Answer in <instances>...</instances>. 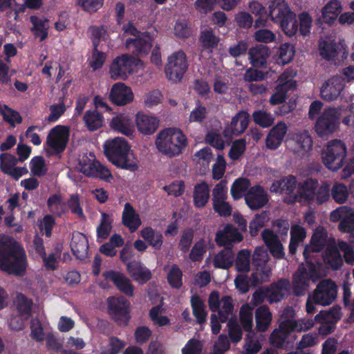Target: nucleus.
I'll list each match as a JSON object with an SVG mask.
<instances>
[{"label": "nucleus", "instance_id": "obj_5", "mask_svg": "<svg viewBox=\"0 0 354 354\" xmlns=\"http://www.w3.org/2000/svg\"><path fill=\"white\" fill-rule=\"evenodd\" d=\"M330 185L328 182L319 183L315 179L308 178L298 185L295 200L322 205L330 199Z\"/></svg>", "mask_w": 354, "mask_h": 354}, {"label": "nucleus", "instance_id": "obj_18", "mask_svg": "<svg viewBox=\"0 0 354 354\" xmlns=\"http://www.w3.org/2000/svg\"><path fill=\"white\" fill-rule=\"evenodd\" d=\"M344 88L343 78L340 76H333L322 84L320 88V96L325 101L336 100Z\"/></svg>", "mask_w": 354, "mask_h": 354}, {"label": "nucleus", "instance_id": "obj_40", "mask_svg": "<svg viewBox=\"0 0 354 354\" xmlns=\"http://www.w3.org/2000/svg\"><path fill=\"white\" fill-rule=\"evenodd\" d=\"M209 198V189L208 185L202 182L195 186L194 192V202L197 207H204Z\"/></svg>", "mask_w": 354, "mask_h": 354}, {"label": "nucleus", "instance_id": "obj_8", "mask_svg": "<svg viewBox=\"0 0 354 354\" xmlns=\"http://www.w3.org/2000/svg\"><path fill=\"white\" fill-rule=\"evenodd\" d=\"M142 68L143 63L140 59L123 54L113 60L109 68V75L114 80H126L131 74Z\"/></svg>", "mask_w": 354, "mask_h": 354}, {"label": "nucleus", "instance_id": "obj_61", "mask_svg": "<svg viewBox=\"0 0 354 354\" xmlns=\"http://www.w3.org/2000/svg\"><path fill=\"white\" fill-rule=\"evenodd\" d=\"M174 32L175 36L180 39H185L192 35V29L185 20H179L176 22Z\"/></svg>", "mask_w": 354, "mask_h": 354}, {"label": "nucleus", "instance_id": "obj_4", "mask_svg": "<svg viewBox=\"0 0 354 354\" xmlns=\"http://www.w3.org/2000/svg\"><path fill=\"white\" fill-rule=\"evenodd\" d=\"M103 147L105 156L115 165L131 171L138 168L136 160L130 153L129 146L123 138L108 140Z\"/></svg>", "mask_w": 354, "mask_h": 354}, {"label": "nucleus", "instance_id": "obj_46", "mask_svg": "<svg viewBox=\"0 0 354 354\" xmlns=\"http://www.w3.org/2000/svg\"><path fill=\"white\" fill-rule=\"evenodd\" d=\"M200 42L204 50L211 53L212 49L218 45L219 38L214 35L212 30H207L201 32Z\"/></svg>", "mask_w": 354, "mask_h": 354}, {"label": "nucleus", "instance_id": "obj_44", "mask_svg": "<svg viewBox=\"0 0 354 354\" xmlns=\"http://www.w3.org/2000/svg\"><path fill=\"white\" fill-rule=\"evenodd\" d=\"M271 268L268 265L254 266V270L251 275V283L256 286L269 280L271 276Z\"/></svg>", "mask_w": 354, "mask_h": 354}, {"label": "nucleus", "instance_id": "obj_64", "mask_svg": "<svg viewBox=\"0 0 354 354\" xmlns=\"http://www.w3.org/2000/svg\"><path fill=\"white\" fill-rule=\"evenodd\" d=\"M295 55V49L293 46L284 44L279 49V62L282 64H286L290 62Z\"/></svg>", "mask_w": 354, "mask_h": 354}, {"label": "nucleus", "instance_id": "obj_16", "mask_svg": "<svg viewBox=\"0 0 354 354\" xmlns=\"http://www.w3.org/2000/svg\"><path fill=\"white\" fill-rule=\"evenodd\" d=\"M344 50V40L341 37H326L322 38L319 44V54L327 60L333 59Z\"/></svg>", "mask_w": 354, "mask_h": 354}, {"label": "nucleus", "instance_id": "obj_47", "mask_svg": "<svg viewBox=\"0 0 354 354\" xmlns=\"http://www.w3.org/2000/svg\"><path fill=\"white\" fill-rule=\"evenodd\" d=\"M250 186V183L247 178H239L234 180L232 185L230 192L234 200L240 199L245 195L246 190Z\"/></svg>", "mask_w": 354, "mask_h": 354}, {"label": "nucleus", "instance_id": "obj_35", "mask_svg": "<svg viewBox=\"0 0 354 354\" xmlns=\"http://www.w3.org/2000/svg\"><path fill=\"white\" fill-rule=\"evenodd\" d=\"M325 266L332 270L339 269L343 263L342 258L338 250L334 247L328 248L323 254Z\"/></svg>", "mask_w": 354, "mask_h": 354}, {"label": "nucleus", "instance_id": "obj_32", "mask_svg": "<svg viewBox=\"0 0 354 354\" xmlns=\"http://www.w3.org/2000/svg\"><path fill=\"white\" fill-rule=\"evenodd\" d=\"M290 234L289 251L293 254L296 252L299 245L305 240L307 233L306 229L301 224L297 223L292 225Z\"/></svg>", "mask_w": 354, "mask_h": 354}, {"label": "nucleus", "instance_id": "obj_9", "mask_svg": "<svg viewBox=\"0 0 354 354\" xmlns=\"http://www.w3.org/2000/svg\"><path fill=\"white\" fill-rule=\"evenodd\" d=\"M337 295V287L332 281L324 280L319 283L314 292L308 295L306 310H315V305L328 306Z\"/></svg>", "mask_w": 354, "mask_h": 354}, {"label": "nucleus", "instance_id": "obj_7", "mask_svg": "<svg viewBox=\"0 0 354 354\" xmlns=\"http://www.w3.org/2000/svg\"><path fill=\"white\" fill-rule=\"evenodd\" d=\"M346 156L347 147L342 140L339 139L329 141L322 153L324 165L333 171H336L342 167Z\"/></svg>", "mask_w": 354, "mask_h": 354}, {"label": "nucleus", "instance_id": "obj_28", "mask_svg": "<svg viewBox=\"0 0 354 354\" xmlns=\"http://www.w3.org/2000/svg\"><path fill=\"white\" fill-rule=\"evenodd\" d=\"M127 268L129 275L138 283L143 284L151 279V272L140 262L131 261L127 263Z\"/></svg>", "mask_w": 354, "mask_h": 354}, {"label": "nucleus", "instance_id": "obj_31", "mask_svg": "<svg viewBox=\"0 0 354 354\" xmlns=\"http://www.w3.org/2000/svg\"><path fill=\"white\" fill-rule=\"evenodd\" d=\"M122 223L131 232L136 231L142 224L140 217L130 203H126L122 212Z\"/></svg>", "mask_w": 354, "mask_h": 354}, {"label": "nucleus", "instance_id": "obj_1", "mask_svg": "<svg viewBox=\"0 0 354 354\" xmlns=\"http://www.w3.org/2000/svg\"><path fill=\"white\" fill-rule=\"evenodd\" d=\"M327 238L326 230L318 227L315 230L310 243L304 251L306 265H301L293 277V291L295 295H303L308 288L310 281L316 282L321 277L317 256L324 247Z\"/></svg>", "mask_w": 354, "mask_h": 354}, {"label": "nucleus", "instance_id": "obj_49", "mask_svg": "<svg viewBox=\"0 0 354 354\" xmlns=\"http://www.w3.org/2000/svg\"><path fill=\"white\" fill-rule=\"evenodd\" d=\"M288 336L279 328L274 329L270 336V344L277 348H288L291 342Z\"/></svg>", "mask_w": 354, "mask_h": 354}, {"label": "nucleus", "instance_id": "obj_54", "mask_svg": "<svg viewBox=\"0 0 354 354\" xmlns=\"http://www.w3.org/2000/svg\"><path fill=\"white\" fill-rule=\"evenodd\" d=\"M251 254L248 250H241L236 256V268L238 271L248 272L250 268Z\"/></svg>", "mask_w": 354, "mask_h": 354}, {"label": "nucleus", "instance_id": "obj_26", "mask_svg": "<svg viewBox=\"0 0 354 354\" xmlns=\"http://www.w3.org/2000/svg\"><path fill=\"white\" fill-rule=\"evenodd\" d=\"M243 235L232 225H227L216 234L215 241L219 246H227L233 243L240 242Z\"/></svg>", "mask_w": 354, "mask_h": 354}, {"label": "nucleus", "instance_id": "obj_21", "mask_svg": "<svg viewBox=\"0 0 354 354\" xmlns=\"http://www.w3.org/2000/svg\"><path fill=\"white\" fill-rule=\"evenodd\" d=\"M288 132V126L283 122H279L268 132L266 138V146L268 149H278L283 142Z\"/></svg>", "mask_w": 354, "mask_h": 354}, {"label": "nucleus", "instance_id": "obj_55", "mask_svg": "<svg viewBox=\"0 0 354 354\" xmlns=\"http://www.w3.org/2000/svg\"><path fill=\"white\" fill-rule=\"evenodd\" d=\"M249 8L252 14L259 17L255 21L254 28H257L261 26H264L266 24V21L261 19V17L266 15V10L263 5L259 2L254 1L250 3Z\"/></svg>", "mask_w": 354, "mask_h": 354}, {"label": "nucleus", "instance_id": "obj_25", "mask_svg": "<svg viewBox=\"0 0 354 354\" xmlns=\"http://www.w3.org/2000/svg\"><path fill=\"white\" fill-rule=\"evenodd\" d=\"M103 276L107 281H112L120 291L128 296H133V286L131 281L122 273L109 270L104 272Z\"/></svg>", "mask_w": 354, "mask_h": 354}, {"label": "nucleus", "instance_id": "obj_15", "mask_svg": "<svg viewBox=\"0 0 354 354\" xmlns=\"http://www.w3.org/2000/svg\"><path fill=\"white\" fill-rule=\"evenodd\" d=\"M124 33L133 36L126 40L127 46L130 48L131 46H135L136 50L140 53L146 54L151 48V37L148 34H140L131 24L123 27Z\"/></svg>", "mask_w": 354, "mask_h": 354}, {"label": "nucleus", "instance_id": "obj_22", "mask_svg": "<svg viewBox=\"0 0 354 354\" xmlns=\"http://www.w3.org/2000/svg\"><path fill=\"white\" fill-rule=\"evenodd\" d=\"M110 128L126 136H133L135 128L131 118L127 113H120L113 117L109 123Z\"/></svg>", "mask_w": 354, "mask_h": 354}, {"label": "nucleus", "instance_id": "obj_2", "mask_svg": "<svg viewBox=\"0 0 354 354\" xmlns=\"http://www.w3.org/2000/svg\"><path fill=\"white\" fill-rule=\"evenodd\" d=\"M25 251L8 236L0 234V269L10 274L24 275L27 268Z\"/></svg>", "mask_w": 354, "mask_h": 354}, {"label": "nucleus", "instance_id": "obj_57", "mask_svg": "<svg viewBox=\"0 0 354 354\" xmlns=\"http://www.w3.org/2000/svg\"><path fill=\"white\" fill-rule=\"evenodd\" d=\"M88 32L95 48H97L100 40H106L108 38L107 28L105 26H92L88 29Z\"/></svg>", "mask_w": 354, "mask_h": 354}, {"label": "nucleus", "instance_id": "obj_12", "mask_svg": "<svg viewBox=\"0 0 354 354\" xmlns=\"http://www.w3.org/2000/svg\"><path fill=\"white\" fill-rule=\"evenodd\" d=\"M188 68V61L184 51L179 50L174 52L167 57L165 68L167 78L174 82L181 81Z\"/></svg>", "mask_w": 354, "mask_h": 354}, {"label": "nucleus", "instance_id": "obj_58", "mask_svg": "<svg viewBox=\"0 0 354 354\" xmlns=\"http://www.w3.org/2000/svg\"><path fill=\"white\" fill-rule=\"evenodd\" d=\"M268 220V214L266 212L257 214L250 223V234L253 236H256Z\"/></svg>", "mask_w": 354, "mask_h": 354}, {"label": "nucleus", "instance_id": "obj_42", "mask_svg": "<svg viewBox=\"0 0 354 354\" xmlns=\"http://www.w3.org/2000/svg\"><path fill=\"white\" fill-rule=\"evenodd\" d=\"M84 122L85 126L90 131H95L100 128L104 122V118L102 114L95 110L86 111L84 115Z\"/></svg>", "mask_w": 354, "mask_h": 354}, {"label": "nucleus", "instance_id": "obj_45", "mask_svg": "<svg viewBox=\"0 0 354 354\" xmlns=\"http://www.w3.org/2000/svg\"><path fill=\"white\" fill-rule=\"evenodd\" d=\"M113 222V215L106 213H102L100 224L97 227V238L106 239L112 229V223Z\"/></svg>", "mask_w": 354, "mask_h": 354}, {"label": "nucleus", "instance_id": "obj_10", "mask_svg": "<svg viewBox=\"0 0 354 354\" xmlns=\"http://www.w3.org/2000/svg\"><path fill=\"white\" fill-rule=\"evenodd\" d=\"M340 113L335 108H328L317 118L315 131L318 136L328 138L336 132L339 127Z\"/></svg>", "mask_w": 354, "mask_h": 354}, {"label": "nucleus", "instance_id": "obj_63", "mask_svg": "<svg viewBox=\"0 0 354 354\" xmlns=\"http://www.w3.org/2000/svg\"><path fill=\"white\" fill-rule=\"evenodd\" d=\"M269 259L270 257L268 253L264 247L259 246L255 248L252 255L254 266L267 265Z\"/></svg>", "mask_w": 354, "mask_h": 354}, {"label": "nucleus", "instance_id": "obj_56", "mask_svg": "<svg viewBox=\"0 0 354 354\" xmlns=\"http://www.w3.org/2000/svg\"><path fill=\"white\" fill-rule=\"evenodd\" d=\"M0 113L2 115L3 120L12 126L21 122V118L19 113L8 108L6 105H1Z\"/></svg>", "mask_w": 354, "mask_h": 354}, {"label": "nucleus", "instance_id": "obj_60", "mask_svg": "<svg viewBox=\"0 0 354 354\" xmlns=\"http://www.w3.org/2000/svg\"><path fill=\"white\" fill-rule=\"evenodd\" d=\"M227 198V182L221 180L212 190V203L225 201Z\"/></svg>", "mask_w": 354, "mask_h": 354}, {"label": "nucleus", "instance_id": "obj_14", "mask_svg": "<svg viewBox=\"0 0 354 354\" xmlns=\"http://www.w3.org/2000/svg\"><path fill=\"white\" fill-rule=\"evenodd\" d=\"M330 221L339 222L338 230L344 233L354 232V209L346 205L340 206L330 214Z\"/></svg>", "mask_w": 354, "mask_h": 354}, {"label": "nucleus", "instance_id": "obj_34", "mask_svg": "<svg viewBox=\"0 0 354 354\" xmlns=\"http://www.w3.org/2000/svg\"><path fill=\"white\" fill-rule=\"evenodd\" d=\"M99 162L96 161L93 153L84 154L80 159L78 170L87 176H93L96 174Z\"/></svg>", "mask_w": 354, "mask_h": 354}, {"label": "nucleus", "instance_id": "obj_37", "mask_svg": "<svg viewBox=\"0 0 354 354\" xmlns=\"http://www.w3.org/2000/svg\"><path fill=\"white\" fill-rule=\"evenodd\" d=\"M30 21L32 24L31 28L34 35L40 41L44 40L48 37L49 24L48 19L44 17L31 16Z\"/></svg>", "mask_w": 354, "mask_h": 354}, {"label": "nucleus", "instance_id": "obj_51", "mask_svg": "<svg viewBox=\"0 0 354 354\" xmlns=\"http://www.w3.org/2000/svg\"><path fill=\"white\" fill-rule=\"evenodd\" d=\"M331 196L338 204L346 203L348 198L347 187L341 183H335L331 188Z\"/></svg>", "mask_w": 354, "mask_h": 354}, {"label": "nucleus", "instance_id": "obj_48", "mask_svg": "<svg viewBox=\"0 0 354 354\" xmlns=\"http://www.w3.org/2000/svg\"><path fill=\"white\" fill-rule=\"evenodd\" d=\"M228 328V337L230 341L234 344L239 342L243 337V331L241 326L239 324L236 315L234 317H230V319L227 323Z\"/></svg>", "mask_w": 354, "mask_h": 354}, {"label": "nucleus", "instance_id": "obj_20", "mask_svg": "<svg viewBox=\"0 0 354 354\" xmlns=\"http://www.w3.org/2000/svg\"><path fill=\"white\" fill-rule=\"evenodd\" d=\"M135 122L138 131L145 136L153 134L159 126V120L156 116L142 112L136 113Z\"/></svg>", "mask_w": 354, "mask_h": 354}, {"label": "nucleus", "instance_id": "obj_24", "mask_svg": "<svg viewBox=\"0 0 354 354\" xmlns=\"http://www.w3.org/2000/svg\"><path fill=\"white\" fill-rule=\"evenodd\" d=\"M294 145L292 150L298 156L308 154L313 147V139L308 131L304 130L295 133L292 136Z\"/></svg>", "mask_w": 354, "mask_h": 354}, {"label": "nucleus", "instance_id": "obj_36", "mask_svg": "<svg viewBox=\"0 0 354 354\" xmlns=\"http://www.w3.org/2000/svg\"><path fill=\"white\" fill-rule=\"evenodd\" d=\"M250 115L246 111L239 112L232 119L230 124V133L238 136L248 127Z\"/></svg>", "mask_w": 354, "mask_h": 354}, {"label": "nucleus", "instance_id": "obj_53", "mask_svg": "<svg viewBox=\"0 0 354 354\" xmlns=\"http://www.w3.org/2000/svg\"><path fill=\"white\" fill-rule=\"evenodd\" d=\"M254 122L263 128H268L272 125L274 121V116L265 111L258 110L252 113Z\"/></svg>", "mask_w": 354, "mask_h": 354}, {"label": "nucleus", "instance_id": "obj_41", "mask_svg": "<svg viewBox=\"0 0 354 354\" xmlns=\"http://www.w3.org/2000/svg\"><path fill=\"white\" fill-rule=\"evenodd\" d=\"M209 306L212 310L223 308V310H232L234 308L233 301L229 296H225L221 299L217 292H212L209 297Z\"/></svg>", "mask_w": 354, "mask_h": 354}, {"label": "nucleus", "instance_id": "obj_33", "mask_svg": "<svg viewBox=\"0 0 354 354\" xmlns=\"http://www.w3.org/2000/svg\"><path fill=\"white\" fill-rule=\"evenodd\" d=\"M288 76L283 73L278 80V86L277 92H275L270 98V102L272 105L282 103L286 99V89L291 86L292 83L287 80Z\"/></svg>", "mask_w": 354, "mask_h": 354}, {"label": "nucleus", "instance_id": "obj_13", "mask_svg": "<svg viewBox=\"0 0 354 354\" xmlns=\"http://www.w3.org/2000/svg\"><path fill=\"white\" fill-rule=\"evenodd\" d=\"M68 128L57 125L48 133L46 139V151L51 153H58L64 151L68 142Z\"/></svg>", "mask_w": 354, "mask_h": 354}, {"label": "nucleus", "instance_id": "obj_39", "mask_svg": "<svg viewBox=\"0 0 354 354\" xmlns=\"http://www.w3.org/2000/svg\"><path fill=\"white\" fill-rule=\"evenodd\" d=\"M142 238L156 249H160L163 243V237L160 232L150 227H146L140 231Z\"/></svg>", "mask_w": 354, "mask_h": 354}, {"label": "nucleus", "instance_id": "obj_30", "mask_svg": "<svg viewBox=\"0 0 354 354\" xmlns=\"http://www.w3.org/2000/svg\"><path fill=\"white\" fill-rule=\"evenodd\" d=\"M342 10V2L339 0H330L322 8V19L326 24H333Z\"/></svg>", "mask_w": 354, "mask_h": 354}, {"label": "nucleus", "instance_id": "obj_17", "mask_svg": "<svg viewBox=\"0 0 354 354\" xmlns=\"http://www.w3.org/2000/svg\"><path fill=\"white\" fill-rule=\"evenodd\" d=\"M342 316V311H319V313L315 316V322L321 324L318 328L319 333L322 335L332 333L336 327V323Z\"/></svg>", "mask_w": 354, "mask_h": 354}, {"label": "nucleus", "instance_id": "obj_43", "mask_svg": "<svg viewBox=\"0 0 354 354\" xmlns=\"http://www.w3.org/2000/svg\"><path fill=\"white\" fill-rule=\"evenodd\" d=\"M234 261V254L232 250L226 248L218 252L214 259L216 268L227 269L232 266Z\"/></svg>", "mask_w": 354, "mask_h": 354}, {"label": "nucleus", "instance_id": "obj_29", "mask_svg": "<svg viewBox=\"0 0 354 354\" xmlns=\"http://www.w3.org/2000/svg\"><path fill=\"white\" fill-rule=\"evenodd\" d=\"M70 245L73 253L77 258L84 259L87 256L88 250V240L82 233L74 232Z\"/></svg>", "mask_w": 354, "mask_h": 354}, {"label": "nucleus", "instance_id": "obj_59", "mask_svg": "<svg viewBox=\"0 0 354 354\" xmlns=\"http://www.w3.org/2000/svg\"><path fill=\"white\" fill-rule=\"evenodd\" d=\"M30 169L33 175L44 176L47 171V168L43 157L35 156L32 158L30 162Z\"/></svg>", "mask_w": 354, "mask_h": 354}, {"label": "nucleus", "instance_id": "obj_6", "mask_svg": "<svg viewBox=\"0 0 354 354\" xmlns=\"http://www.w3.org/2000/svg\"><path fill=\"white\" fill-rule=\"evenodd\" d=\"M270 20L279 26L282 31L288 37L294 36L298 26L295 13L283 0H273L269 5Z\"/></svg>", "mask_w": 354, "mask_h": 354}, {"label": "nucleus", "instance_id": "obj_50", "mask_svg": "<svg viewBox=\"0 0 354 354\" xmlns=\"http://www.w3.org/2000/svg\"><path fill=\"white\" fill-rule=\"evenodd\" d=\"M233 311H217L218 315L212 314L211 328L214 335H217L221 330V323L228 322L230 319V315Z\"/></svg>", "mask_w": 354, "mask_h": 354}, {"label": "nucleus", "instance_id": "obj_52", "mask_svg": "<svg viewBox=\"0 0 354 354\" xmlns=\"http://www.w3.org/2000/svg\"><path fill=\"white\" fill-rule=\"evenodd\" d=\"M256 327L258 331L265 332L272 319L271 311H255Z\"/></svg>", "mask_w": 354, "mask_h": 354}, {"label": "nucleus", "instance_id": "obj_38", "mask_svg": "<svg viewBox=\"0 0 354 354\" xmlns=\"http://www.w3.org/2000/svg\"><path fill=\"white\" fill-rule=\"evenodd\" d=\"M269 55L268 48L262 45L252 48L249 51L250 62L254 66H263Z\"/></svg>", "mask_w": 354, "mask_h": 354}, {"label": "nucleus", "instance_id": "obj_3", "mask_svg": "<svg viewBox=\"0 0 354 354\" xmlns=\"http://www.w3.org/2000/svg\"><path fill=\"white\" fill-rule=\"evenodd\" d=\"M187 145L186 135L178 128H165L160 130L155 137V146L158 151L167 158L180 155Z\"/></svg>", "mask_w": 354, "mask_h": 354}, {"label": "nucleus", "instance_id": "obj_11", "mask_svg": "<svg viewBox=\"0 0 354 354\" xmlns=\"http://www.w3.org/2000/svg\"><path fill=\"white\" fill-rule=\"evenodd\" d=\"M290 282L286 279H281L277 283L272 285L269 288H260L252 296V303L257 306L265 299L270 303L280 301L290 292Z\"/></svg>", "mask_w": 354, "mask_h": 354}, {"label": "nucleus", "instance_id": "obj_62", "mask_svg": "<svg viewBox=\"0 0 354 354\" xmlns=\"http://www.w3.org/2000/svg\"><path fill=\"white\" fill-rule=\"evenodd\" d=\"M182 272L176 265H173L167 273V279L169 284L174 288H179L182 285Z\"/></svg>", "mask_w": 354, "mask_h": 354}, {"label": "nucleus", "instance_id": "obj_19", "mask_svg": "<svg viewBox=\"0 0 354 354\" xmlns=\"http://www.w3.org/2000/svg\"><path fill=\"white\" fill-rule=\"evenodd\" d=\"M110 100L118 106H124L133 101L132 89L122 82L113 85L109 95Z\"/></svg>", "mask_w": 354, "mask_h": 354}, {"label": "nucleus", "instance_id": "obj_27", "mask_svg": "<svg viewBox=\"0 0 354 354\" xmlns=\"http://www.w3.org/2000/svg\"><path fill=\"white\" fill-rule=\"evenodd\" d=\"M262 237L274 257L278 259L283 257V247L277 235L269 230H265L262 232Z\"/></svg>", "mask_w": 354, "mask_h": 354}, {"label": "nucleus", "instance_id": "obj_23", "mask_svg": "<svg viewBox=\"0 0 354 354\" xmlns=\"http://www.w3.org/2000/svg\"><path fill=\"white\" fill-rule=\"evenodd\" d=\"M247 205L251 209H258L263 207L268 201L266 191L261 186L251 187L245 195Z\"/></svg>", "mask_w": 354, "mask_h": 354}]
</instances>
